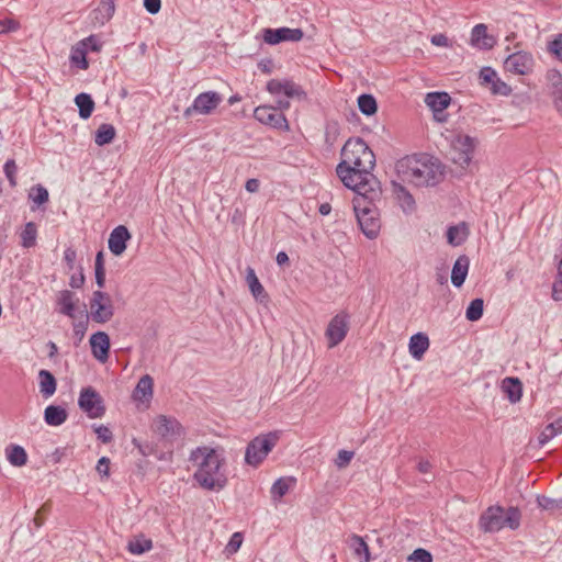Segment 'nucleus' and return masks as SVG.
<instances>
[{
	"instance_id": "f257e3e1",
	"label": "nucleus",
	"mask_w": 562,
	"mask_h": 562,
	"mask_svg": "<svg viewBox=\"0 0 562 562\" xmlns=\"http://www.w3.org/2000/svg\"><path fill=\"white\" fill-rule=\"evenodd\" d=\"M341 161L336 167V173L348 189H363L380 184L372 173L375 167V155L369 145L360 137H350L341 148Z\"/></svg>"
},
{
	"instance_id": "f03ea898",
	"label": "nucleus",
	"mask_w": 562,
	"mask_h": 562,
	"mask_svg": "<svg viewBox=\"0 0 562 562\" xmlns=\"http://www.w3.org/2000/svg\"><path fill=\"white\" fill-rule=\"evenodd\" d=\"M401 181L415 187H434L442 181L445 168L441 162L427 154L405 156L395 164Z\"/></svg>"
},
{
	"instance_id": "7ed1b4c3",
	"label": "nucleus",
	"mask_w": 562,
	"mask_h": 562,
	"mask_svg": "<svg viewBox=\"0 0 562 562\" xmlns=\"http://www.w3.org/2000/svg\"><path fill=\"white\" fill-rule=\"evenodd\" d=\"M190 461L198 467L193 477L201 487L207 491H220L227 484V477L222 471L224 457L216 449L202 446L193 449Z\"/></svg>"
},
{
	"instance_id": "20e7f679",
	"label": "nucleus",
	"mask_w": 562,
	"mask_h": 562,
	"mask_svg": "<svg viewBox=\"0 0 562 562\" xmlns=\"http://www.w3.org/2000/svg\"><path fill=\"white\" fill-rule=\"evenodd\" d=\"M356 195L352 200L353 211L361 232L370 239L378 237L381 222L376 202L381 200V186H370L363 189H353Z\"/></svg>"
},
{
	"instance_id": "39448f33",
	"label": "nucleus",
	"mask_w": 562,
	"mask_h": 562,
	"mask_svg": "<svg viewBox=\"0 0 562 562\" xmlns=\"http://www.w3.org/2000/svg\"><path fill=\"white\" fill-rule=\"evenodd\" d=\"M521 512L518 507L504 508L499 505L488 506L479 518V528L485 533H495L503 528L517 530L520 527Z\"/></svg>"
},
{
	"instance_id": "423d86ee",
	"label": "nucleus",
	"mask_w": 562,
	"mask_h": 562,
	"mask_svg": "<svg viewBox=\"0 0 562 562\" xmlns=\"http://www.w3.org/2000/svg\"><path fill=\"white\" fill-rule=\"evenodd\" d=\"M279 439L278 432L271 431L266 435L255 437L245 451V462L254 468L259 467L274 448Z\"/></svg>"
},
{
	"instance_id": "0eeeda50",
	"label": "nucleus",
	"mask_w": 562,
	"mask_h": 562,
	"mask_svg": "<svg viewBox=\"0 0 562 562\" xmlns=\"http://www.w3.org/2000/svg\"><path fill=\"white\" fill-rule=\"evenodd\" d=\"M90 313L89 318L94 323L104 324L112 319L114 315V306L111 296L101 290L92 293L90 299Z\"/></svg>"
},
{
	"instance_id": "6e6552de",
	"label": "nucleus",
	"mask_w": 562,
	"mask_h": 562,
	"mask_svg": "<svg viewBox=\"0 0 562 562\" xmlns=\"http://www.w3.org/2000/svg\"><path fill=\"white\" fill-rule=\"evenodd\" d=\"M223 97L216 91H205L200 93L193 100V103L183 111L186 119L193 114L210 115L222 103Z\"/></svg>"
},
{
	"instance_id": "1a4fd4ad",
	"label": "nucleus",
	"mask_w": 562,
	"mask_h": 562,
	"mask_svg": "<svg viewBox=\"0 0 562 562\" xmlns=\"http://www.w3.org/2000/svg\"><path fill=\"white\" fill-rule=\"evenodd\" d=\"M78 405L89 418H101L105 414L103 398L92 386L80 391Z\"/></svg>"
},
{
	"instance_id": "9d476101",
	"label": "nucleus",
	"mask_w": 562,
	"mask_h": 562,
	"mask_svg": "<svg viewBox=\"0 0 562 562\" xmlns=\"http://www.w3.org/2000/svg\"><path fill=\"white\" fill-rule=\"evenodd\" d=\"M254 117L261 124L267 126L288 131L289 124L286 117L282 112H279L274 106L271 105H259L254 111Z\"/></svg>"
},
{
	"instance_id": "9b49d317",
	"label": "nucleus",
	"mask_w": 562,
	"mask_h": 562,
	"mask_svg": "<svg viewBox=\"0 0 562 562\" xmlns=\"http://www.w3.org/2000/svg\"><path fill=\"white\" fill-rule=\"evenodd\" d=\"M267 91L273 95L284 94L286 98L305 100L306 92L303 88L292 80L271 79L267 82Z\"/></svg>"
},
{
	"instance_id": "f8f14e48",
	"label": "nucleus",
	"mask_w": 562,
	"mask_h": 562,
	"mask_svg": "<svg viewBox=\"0 0 562 562\" xmlns=\"http://www.w3.org/2000/svg\"><path fill=\"white\" fill-rule=\"evenodd\" d=\"M349 329V316L346 313H339L335 315L327 328H326V337L328 339V346L335 347L340 344Z\"/></svg>"
},
{
	"instance_id": "ddd939ff",
	"label": "nucleus",
	"mask_w": 562,
	"mask_h": 562,
	"mask_svg": "<svg viewBox=\"0 0 562 562\" xmlns=\"http://www.w3.org/2000/svg\"><path fill=\"white\" fill-rule=\"evenodd\" d=\"M303 31L301 29L279 27V29H263L262 38L269 45H277L282 42H299L303 38Z\"/></svg>"
},
{
	"instance_id": "4468645a",
	"label": "nucleus",
	"mask_w": 562,
	"mask_h": 562,
	"mask_svg": "<svg viewBox=\"0 0 562 562\" xmlns=\"http://www.w3.org/2000/svg\"><path fill=\"white\" fill-rule=\"evenodd\" d=\"M153 429L162 439L170 441L176 440L183 435V427L181 424L176 418L167 417L165 415H159L154 420Z\"/></svg>"
},
{
	"instance_id": "2eb2a0df",
	"label": "nucleus",
	"mask_w": 562,
	"mask_h": 562,
	"mask_svg": "<svg viewBox=\"0 0 562 562\" xmlns=\"http://www.w3.org/2000/svg\"><path fill=\"white\" fill-rule=\"evenodd\" d=\"M535 60L530 53L519 50L509 55L504 67L507 71L516 75H527L532 70Z\"/></svg>"
},
{
	"instance_id": "dca6fc26",
	"label": "nucleus",
	"mask_w": 562,
	"mask_h": 562,
	"mask_svg": "<svg viewBox=\"0 0 562 562\" xmlns=\"http://www.w3.org/2000/svg\"><path fill=\"white\" fill-rule=\"evenodd\" d=\"M477 140L469 135H458L453 139L452 146L458 151V157L453 160L461 166L469 165L472 160Z\"/></svg>"
},
{
	"instance_id": "f3484780",
	"label": "nucleus",
	"mask_w": 562,
	"mask_h": 562,
	"mask_svg": "<svg viewBox=\"0 0 562 562\" xmlns=\"http://www.w3.org/2000/svg\"><path fill=\"white\" fill-rule=\"evenodd\" d=\"M425 103L434 112L436 120L443 122L446 116H440L450 105L451 97L445 91L429 92L425 97Z\"/></svg>"
},
{
	"instance_id": "a211bd4d",
	"label": "nucleus",
	"mask_w": 562,
	"mask_h": 562,
	"mask_svg": "<svg viewBox=\"0 0 562 562\" xmlns=\"http://www.w3.org/2000/svg\"><path fill=\"white\" fill-rule=\"evenodd\" d=\"M132 235L126 226L119 225L116 226L110 234L108 245L110 251L114 256H121L127 247V241L131 239Z\"/></svg>"
},
{
	"instance_id": "6ab92c4d",
	"label": "nucleus",
	"mask_w": 562,
	"mask_h": 562,
	"mask_svg": "<svg viewBox=\"0 0 562 562\" xmlns=\"http://www.w3.org/2000/svg\"><path fill=\"white\" fill-rule=\"evenodd\" d=\"M91 352L93 357L104 362L109 358L110 352V338L104 331H97L90 337Z\"/></svg>"
},
{
	"instance_id": "aec40b11",
	"label": "nucleus",
	"mask_w": 562,
	"mask_h": 562,
	"mask_svg": "<svg viewBox=\"0 0 562 562\" xmlns=\"http://www.w3.org/2000/svg\"><path fill=\"white\" fill-rule=\"evenodd\" d=\"M79 299L70 290H61L57 294L58 312L72 319L77 318L76 304Z\"/></svg>"
},
{
	"instance_id": "412c9836",
	"label": "nucleus",
	"mask_w": 562,
	"mask_h": 562,
	"mask_svg": "<svg viewBox=\"0 0 562 562\" xmlns=\"http://www.w3.org/2000/svg\"><path fill=\"white\" fill-rule=\"evenodd\" d=\"M493 36L487 34L485 24H476L471 32V45L480 49H491L495 45Z\"/></svg>"
},
{
	"instance_id": "4be33fe9",
	"label": "nucleus",
	"mask_w": 562,
	"mask_h": 562,
	"mask_svg": "<svg viewBox=\"0 0 562 562\" xmlns=\"http://www.w3.org/2000/svg\"><path fill=\"white\" fill-rule=\"evenodd\" d=\"M429 345L428 336L424 333H417L409 338L408 351L414 359L420 360L428 350Z\"/></svg>"
},
{
	"instance_id": "5701e85b",
	"label": "nucleus",
	"mask_w": 562,
	"mask_h": 562,
	"mask_svg": "<svg viewBox=\"0 0 562 562\" xmlns=\"http://www.w3.org/2000/svg\"><path fill=\"white\" fill-rule=\"evenodd\" d=\"M246 282L251 294L257 301H259L260 303L268 301L269 295L266 292L262 284L260 283L255 270L251 267H247L246 269Z\"/></svg>"
},
{
	"instance_id": "b1692460",
	"label": "nucleus",
	"mask_w": 562,
	"mask_h": 562,
	"mask_svg": "<svg viewBox=\"0 0 562 562\" xmlns=\"http://www.w3.org/2000/svg\"><path fill=\"white\" fill-rule=\"evenodd\" d=\"M470 260L468 256H460L452 267L451 282L456 288H460L468 276Z\"/></svg>"
},
{
	"instance_id": "393cba45",
	"label": "nucleus",
	"mask_w": 562,
	"mask_h": 562,
	"mask_svg": "<svg viewBox=\"0 0 562 562\" xmlns=\"http://www.w3.org/2000/svg\"><path fill=\"white\" fill-rule=\"evenodd\" d=\"M115 12V4L113 0H100L98 8L92 12L94 23L104 25L109 22Z\"/></svg>"
},
{
	"instance_id": "a878e982",
	"label": "nucleus",
	"mask_w": 562,
	"mask_h": 562,
	"mask_svg": "<svg viewBox=\"0 0 562 562\" xmlns=\"http://www.w3.org/2000/svg\"><path fill=\"white\" fill-rule=\"evenodd\" d=\"M154 379L149 374L143 375L133 392L137 401H149L153 397Z\"/></svg>"
},
{
	"instance_id": "bb28decb",
	"label": "nucleus",
	"mask_w": 562,
	"mask_h": 562,
	"mask_svg": "<svg viewBox=\"0 0 562 562\" xmlns=\"http://www.w3.org/2000/svg\"><path fill=\"white\" fill-rule=\"evenodd\" d=\"M502 387L512 403H517L522 396V384L518 378L508 376L503 380Z\"/></svg>"
},
{
	"instance_id": "cd10ccee",
	"label": "nucleus",
	"mask_w": 562,
	"mask_h": 562,
	"mask_svg": "<svg viewBox=\"0 0 562 562\" xmlns=\"http://www.w3.org/2000/svg\"><path fill=\"white\" fill-rule=\"evenodd\" d=\"M67 417V411L59 405H48L44 411V420L49 426H60Z\"/></svg>"
},
{
	"instance_id": "c85d7f7f",
	"label": "nucleus",
	"mask_w": 562,
	"mask_h": 562,
	"mask_svg": "<svg viewBox=\"0 0 562 562\" xmlns=\"http://www.w3.org/2000/svg\"><path fill=\"white\" fill-rule=\"evenodd\" d=\"M40 391L44 397H49L56 392V379L48 370H41L38 373Z\"/></svg>"
},
{
	"instance_id": "c756f323",
	"label": "nucleus",
	"mask_w": 562,
	"mask_h": 562,
	"mask_svg": "<svg viewBox=\"0 0 562 562\" xmlns=\"http://www.w3.org/2000/svg\"><path fill=\"white\" fill-rule=\"evenodd\" d=\"M75 103L79 110V116L87 120L91 116L94 110V101L90 94L81 92L76 95Z\"/></svg>"
},
{
	"instance_id": "7c9ffc66",
	"label": "nucleus",
	"mask_w": 562,
	"mask_h": 562,
	"mask_svg": "<svg viewBox=\"0 0 562 562\" xmlns=\"http://www.w3.org/2000/svg\"><path fill=\"white\" fill-rule=\"evenodd\" d=\"M9 462L14 467H23L27 462V454L23 447L10 445L5 449Z\"/></svg>"
},
{
	"instance_id": "2f4dec72",
	"label": "nucleus",
	"mask_w": 562,
	"mask_h": 562,
	"mask_svg": "<svg viewBox=\"0 0 562 562\" xmlns=\"http://www.w3.org/2000/svg\"><path fill=\"white\" fill-rule=\"evenodd\" d=\"M114 137H115L114 126L112 124L103 123L99 126V128L95 132L94 143L98 146H104V145L112 143Z\"/></svg>"
},
{
	"instance_id": "473e14b6",
	"label": "nucleus",
	"mask_w": 562,
	"mask_h": 562,
	"mask_svg": "<svg viewBox=\"0 0 562 562\" xmlns=\"http://www.w3.org/2000/svg\"><path fill=\"white\" fill-rule=\"evenodd\" d=\"M468 236V228L464 223L450 226L447 231V240L452 246H460Z\"/></svg>"
},
{
	"instance_id": "72a5a7b5",
	"label": "nucleus",
	"mask_w": 562,
	"mask_h": 562,
	"mask_svg": "<svg viewBox=\"0 0 562 562\" xmlns=\"http://www.w3.org/2000/svg\"><path fill=\"white\" fill-rule=\"evenodd\" d=\"M358 108L367 116H371L378 111V103L372 94L363 93L358 97Z\"/></svg>"
},
{
	"instance_id": "f704fd0d",
	"label": "nucleus",
	"mask_w": 562,
	"mask_h": 562,
	"mask_svg": "<svg viewBox=\"0 0 562 562\" xmlns=\"http://www.w3.org/2000/svg\"><path fill=\"white\" fill-rule=\"evenodd\" d=\"M88 325L89 314L87 310L83 307V310L79 312V319L72 323L74 336L77 338L78 342L82 341L88 329Z\"/></svg>"
},
{
	"instance_id": "c9c22d12",
	"label": "nucleus",
	"mask_w": 562,
	"mask_h": 562,
	"mask_svg": "<svg viewBox=\"0 0 562 562\" xmlns=\"http://www.w3.org/2000/svg\"><path fill=\"white\" fill-rule=\"evenodd\" d=\"M547 79L551 88V94L555 100L562 99V75L557 69H551L547 72Z\"/></svg>"
},
{
	"instance_id": "e433bc0d",
	"label": "nucleus",
	"mask_w": 562,
	"mask_h": 562,
	"mask_svg": "<svg viewBox=\"0 0 562 562\" xmlns=\"http://www.w3.org/2000/svg\"><path fill=\"white\" fill-rule=\"evenodd\" d=\"M37 226L34 222L25 224L24 229L21 233V244L24 248L34 247L36 244Z\"/></svg>"
},
{
	"instance_id": "4c0bfd02",
	"label": "nucleus",
	"mask_w": 562,
	"mask_h": 562,
	"mask_svg": "<svg viewBox=\"0 0 562 562\" xmlns=\"http://www.w3.org/2000/svg\"><path fill=\"white\" fill-rule=\"evenodd\" d=\"M153 548L150 539H146L143 536L136 537L128 542L127 549L133 554H143Z\"/></svg>"
},
{
	"instance_id": "58836bf2",
	"label": "nucleus",
	"mask_w": 562,
	"mask_h": 562,
	"mask_svg": "<svg viewBox=\"0 0 562 562\" xmlns=\"http://www.w3.org/2000/svg\"><path fill=\"white\" fill-rule=\"evenodd\" d=\"M483 311H484L483 299H480V297L474 299L470 302L469 306L467 307L465 317L470 322H476L482 317Z\"/></svg>"
},
{
	"instance_id": "ea45409f",
	"label": "nucleus",
	"mask_w": 562,
	"mask_h": 562,
	"mask_svg": "<svg viewBox=\"0 0 562 562\" xmlns=\"http://www.w3.org/2000/svg\"><path fill=\"white\" fill-rule=\"evenodd\" d=\"M70 61L79 69H88L89 63L87 60V49L80 46L74 47L70 54Z\"/></svg>"
},
{
	"instance_id": "a19ab883",
	"label": "nucleus",
	"mask_w": 562,
	"mask_h": 562,
	"mask_svg": "<svg viewBox=\"0 0 562 562\" xmlns=\"http://www.w3.org/2000/svg\"><path fill=\"white\" fill-rule=\"evenodd\" d=\"M94 276H95V283H97L98 288L103 289L105 285V268H104V257H103L102 251H99L95 256Z\"/></svg>"
},
{
	"instance_id": "79ce46f5",
	"label": "nucleus",
	"mask_w": 562,
	"mask_h": 562,
	"mask_svg": "<svg viewBox=\"0 0 562 562\" xmlns=\"http://www.w3.org/2000/svg\"><path fill=\"white\" fill-rule=\"evenodd\" d=\"M538 506L548 512H560L562 510V497L561 498H551L548 496H538L537 497Z\"/></svg>"
},
{
	"instance_id": "37998d69",
	"label": "nucleus",
	"mask_w": 562,
	"mask_h": 562,
	"mask_svg": "<svg viewBox=\"0 0 562 562\" xmlns=\"http://www.w3.org/2000/svg\"><path fill=\"white\" fill-rule=\"evenodd\" d=\"M49 194L47 189L42 184H36L31 188L29 199L32 200L37 206L48 201Z\"/></svg>"
},
{
	"instance_id": "c03bdc74",
	"label": "nucleus",
	"mask_w": 562,
	"mask_h": 562,
	"mask_svg": "<svg viewBox=\"0 0 562 562\" xmlns=\"http://www.w3.org/2000/svg\"><path fill=\"white\" fill-rule=\"evenodd\" d=\"M290 490L289 480L284 477L278 479L271 486V497L280 501Z\"/></svg>"
},
{
	"instance_id": "a18cd8bd",
	"label": "nucleus",
	"mask_w": 562,
	"mask_h": 562,
	"mask_svg": "<svg viewBox=\"0 0 562 562\" xmlns=\"http://www.w3.org/2000/svg\"><path fill=\"white\" fill-rule=\"evenodd\" d=\"M351 541H352L351 546L355 550V553L357 555L364 554V561L369 562L370 561V551H369V547H368L367 542L360 536H357V535H353L351 537Z\"/></svg>"
},
{
	"instance_id": "49530a36",
	"label": "nucleus",
	"mask_w": 562,
	"mask_h": 562,
	"mask_svg": "<svg viewBox=\"0 0 562 562\" xmlns=\"http://www.w3.org/2000/svg\"><path fill=\"white\" fill-rule=\"evenodd\" d=\"M4 175L12 188L16 186L18 166L14 159H8L3 166Z\"/></svg>"
},
{
	"instance_id": "de8ad7c7",
	"label": "nucleus",
	"mask_w": 562,
	"mask_h": 562,
	"mask_svg": "<svg viewBox=\"0 0 562 562\" xmlns=\"http://www.w3.org/2000/svg\"><path fill=\"white\" fill-rule=\"evenodd\" d=\"M490 89H491V92L493 94H501V95L507 97V95H509L512 93L510 86H508L506 82L501 80L498 77H496L494 79V81L492 82Z\"/></svg>"
},
{
	"instance_id": "09e8293b",
	"label": "nucleus",
	"mask_w": 562,
	"mask_h": 562,
	"mask_svg": "<svg viewBox=\"0 0 562 562\" xmlns=\"http://www.w3.org/2000/svg\"><path fill=\"white\" fill-rule=\"evenodd\" d=\"M243 539L244 538L241 532H234L232 535L228 543L225 547V552L227 553V555H232L239 550L243 543Z\"/></svg>"
},
{
	"instance_id": "8fccbe9b",
	"label": "nucleus",
	"mask_w": 562,
	"mask_h": 562,
	"mask_svg": "<svg viewBox=\"0 0 562 562\" xmlns=\"http://www.w3.org/2000/svg\"><path fill=\"white\" fill-rule=\"evenodd\" d=\"M408 562H432L431 553L423 548H417L407 558Z\"/></svg>"
},
{
	"instance_id": "3c124183",
	"label": "nucleus",
	"mask_w": 562,
	"mask_h": 562,
	"mask_svg": "<svg viewBox=\"0 0 562 562\" xmlns=\"http://www.w3.org/2000/svg\"><path fill=\"white\" fill-rule=\"evenodd\" d=\"M497 77L496 71L491 67H483L480 70V85L481 86H491L494 79Z\"/></svg>"
},
{
	"instance_id": "603ef678",
	"label": "nucleus",
	"mask_w": 562,
	"mask_h": 562,
	"mask_svg": "<svg viewBox=\"0 0 562 562\" xmlns=\"http://www.w3.org/2000/svg\"><path fill=\"white\" fill-rule=\"evenodd\" d=\"M355 456L353 451L348 450H339L337 458L335 459V464L338 469H345Z\"/></svg>"
},
{
	"instance_id": "864d4df0",
	"label": "nucleus",
	"mask_w": 562,
	"mask_h": 562,
	"mask_svg": "<svg viewBox=\"0 0 562 562\" xmlns=\"http://www.w3.org/2000/svg\"><path fill=\"white\" fill-rule=\"evenodd\" d=\"M555 436H557V431L554 430L553 425H547L544 427V429L540 432L539 437H538L539 446L543 447L546 443H548Z\"/></svg>"
},
{
	"instance_id": "5fc2aeb1",
	"label": "nucleus",
	"mask_w": 562,
	"mask_h": 562,
	"mask_svg": "<svg viewBox=\"0 0 562 562\" xmlns=\"http://www.w3.org/2000/svg\"><path fill=\"white\" fill-rule=\"evenodd\" d=\"M94 432L103 443H109L113 439L112 431L104 425L97 426Z\"/></svg>"
},
{
	"instance_id": "6e6d98bb",
	"label": "nucleus",
	"mask_w": 562,
	"mask_h": 562,
	"mask_svg": "<svg viewBox=\"0 0 562 562\" xmlns=\"http://www.w3.org/2000/svg\"><path fill=\"white\" fill-rule=\"evenodd\" d=\"M548 52L554 56H560V53H562V33L548 43Z\"/></svg>"
},
{
	"instance_id": "4d7b16f0",
	"label": "nucleus",
	"mask_w": 562,
	"mask_h": 562,
	"mask_svg": "<svg viewBox=\"0 0 562 562\" xmlns=\"http://www.w3.org/2000/svg\"><path fill=\"white\" fill-rule=\"evenodd\" d=\"M97 472L102 477H109L110 474V459L108 457H102L99 459L97 468Z\"/></svg>"
},
{
	"instance_id": "13d9d810",
	"label": "nucleus",
	"mask_w": 562,
	"mask_h": 562,
	"mask_svg": "<svg viewBox=\"0 0 562 562\" xmlns=\"http://www.w3.org/2000/svg\"><path fill=\"white\" fill-rule=\"evenodd\" d=\"M81 45L86 49L89 48L92 52H100L101 47H102L101 43L99 42V40L94 35H90L89 37L83 40L81 42Z\"/></svg>"
},
{
	"instance_id": "bf43d9fd",
	"label": "nucleus",
	"mask_w": 562,
	"mask_h": 562,
	"mask_svg": "<svg viewBox=\"0 0 562 562\" xmlns=\"http://www.w3.org/2000/svg\"><path fill=\"white\" fill-rule=\"evenodd\" d=\"M19 27V23L12 19L0 20V34H7L15 31Z\"/></svg>"
},
{
	"instance_id": "052dcab7",
	"label": "nucleus",
	"mask_w": 562,
	"mask_h": 562,
	"mask_svg": "<svg viewBox=\"0 0 562 562\" xmlns=\"http://www.w3.org/2000/svg\"><path fill=\"white\" fill-rule=\"evenodd\" d=\"M76 258L77 254L75 249L69 247L64 251V260L67 265L68 270H72L75 268Z\"/></svg>"
},
{
	"instance_id": "680f3d73",
	"label": "nucleus",
	"mask_w": 562,
	"mask_h": 562,
	"mask_svg": "<svg viewBox=\"0 0 562 562\" xmlns=\"http://www.w3.org/2000/svg\"><path fill=\"white\" fill-rule=\"evenodd\" d=\"M430 43L435 46H442V47H448L451 45L449 38L442 33L432 35L430 37Z\"/></svg>"
},
{
	"instance_id": "e2e57ef3",
	"label": "nucleus",
	"mask_w": 562,
	"mask_h": 562,
	"mask_svg": "<svg viewBox=\"0 0 562 562\" xmlns=\"http://www.w3.org/2000/svg\"><path fill=\"white\" fill-rule=\"evenodd\" d=\"M144 7L150 14H157L161 8V0H144Z\"/></svg>"
},
{
	"instance_id": "0e129e2a",
	"label": "nucleus",
	"mask_w": 562,
	"mask_h": 562,
	"mask_svg": "<svg viewBox=\"0 0 562 562\" xmlns=\"http://www.w3.org/2000/svg\"><path fill=\"white\" fill-rule=\"evenodd\" d=\"M85 284V276L82 271L79 274H72L69 280V285L72 289H81Z\"/></svg>"
},
{
	"instance_id": "69168bd1",
	"label": "nucleus",
	"mask_w": 562,
	"mask_h": 562,
	"mask_svg": "<svg viewBox=\"0 0 562 562\" xmlns=\"http://www.w3.org/2000/svg\"><path fill=\"white\" fill-rule=\"evenodd\" d=\"M273 60L270 59V58H267V59H261L259 63H258V68L263 72V74H267V75H270L273 70Z\"/></svg>"
},
{
	"instance_id": "338daca9",
	"label": "nucleus",
	"mask_w": 562,
	"mask_h": 562,
	"mask_svg": "<svg viewBox=\"0 0 562 562\" xmlns=\"http://www.w3.org/2000/svg\"><path fill=\"white\" fill-rule=\"evenodd\" d=\"M393 186L395 188V191L397 192H401L404 194L405 196V201L406 203L412 206L414 205L415 201H414V198L413 195L405 189V187H403L402 184H397L396 182H393Z\"/></svg>"
},
{
	"instance_id": "774afa93",
	"label": "nucleus",
	"mask_w": 562,
	"mask_h": 562,
	"mask_svg": "<svg viewBox=\"0 0 562 562\" xmlns=\"http://www.w3.org/2000/svg\"><path fill=\"white\" fill-rule=\"evenodd\" d=\"M552 299L554 301L562 300V280L555 279L552 286Z\"/></svg>"
}]
</instances>
